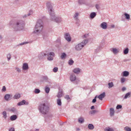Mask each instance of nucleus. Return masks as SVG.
<instances>
[{"label":"nucleus","instance_id":"obj_61","mask_svg":"<svg viewBox=\"0 0 131 131\" xmlns=\"http://www.w3.org/2000/svg\"><path fill=\"white\" fill-rule=\"evenodd\" d=\"M91 110L94 109H95V108H94V106H91Z\"/></svg>","mask_w":131,"mask_h":131},{"label":"nucleus","instance_id":"obj_3","mask_svg":"<svg viewBox=\"0 0 131 131\" xmlns=\"http://www.w3.org/2000/svg\"><path fill=\"white\" fill-rule=\"evenodd\" d=\"M40 112L43 114H46L48 112L49 107L45 103H40L38 107Z\"/></svg>","mask_w":131,"mask_h":131},{"label":"nucleus","instance_id":"obj_58","mask_svg":"<svg viewBox=\"0 0 131 131\" xmlns=\"http://www.w3.org/2000/svg\"><path fill=\"white\" fill-rule=\"evenodd\" d=\"M122 74H129V72L127 71H125L123 72Z\"/></svg>","mask_w":131,"mask_h":131},{"label":"nucleus","instance_id":"obj_21","mask_svg":"<svg viewBox=\"0 0 131 131\" xmlns=\"http://www.w3.org/2000/svg\"><path fill=\"white\" fill-rule=\"evenodd\" d=\"M111 50L115 54H116L119 52V51L116 48H112L111 49Z\"/></svg>","mask_w":131,"mask_h":131},{"label":"nucleus","instance_id":"obj_57","mask_svg":"<svg viewBox=\"0 0 131 131\" xmlns=\"http://www.w3.org/2000/svg\"><path fill=\"white\" fill-rule=\"evenodd\" d=\"M126 88L125 87H123L122 88V91L124 92L126 90Z\"/></svg>","mask_w":131,"mask_h":131},{"label":"nucleus","instance_id":"obj_4","mask_svg":"<svg viewBox=\"0 0 131 131\" xmlns=\"http://www.w3.org/2000/svg\"><path fill=\"white\" fill-rule=\"evenodd\" d=\"M50 19L52 21H54L56 23H59L62 21V18L60 16H55L54 13L50 15Z\"/></svg>","mask_w":131,"mask_h":131},{"label":"nucleus","instance_id":"obj_39","mask_svg":"<svg viewBox=\"0 0 131 131\" xmlns=\"http://www.w3.org/2000/svg\"><path fill=\"white\" fill-rule=\"evenodd\" d=\"M40 90L38 89H35L34 91V92L35 94H38L40 93Z\"/></svg>","mask_w":131,"mask_h":131},{"label":"nucleus","instance_id":"obj_45","mask_svg":"<svg viewBox=\"0 0 131 131\" xmlns=\"http://www.w3.org/2000/svg\"><path fill=\"white\" fill-rule=\"evenodd\" d=\"M97 97V95H96L92 101V102L93 103H95L96 101V99Z\"/></svg>","mask_w":131,"mask_h":131},{"label":"nucleus","instance_id":"obj_18","mask_svg":"<svg viewBox=\"0 0 131 131\" xmlns=\"http://www.w3.org/2000/svg\"><path fill=\"white\" fill-rule=\"evenodd\" d=\"M78 122L80 124H82L84 122V118L82 117H79L78 119Z\"/></svg>","mask_w":131,"mask_h":131},{"label":"nucleus","instance_id":"obj_64","mask_svg":"<svg viewBox=\"0 0 131 131\" xmlns=\"http://www.w3.org/2000/svg\"><path fill=\"white\" fill-rule=\"evenodd\" d=\"M35 130V131H39V129H36Z\"/></svg>","mask_w":131,"mask_h":131},{"label":"nucleus","instance_id":"obj_17","mask_svg":"<svg viewBox=\"0 0 131 131\" xmlns=\"http://www.w3.org/2000/svg\"><path fill=\"white\" fill-rule=\"evenodd\" d=\"M47 55V54L44 53H41L38 55V57L39 59H43L44 57Z\"/></svg>","mask_w":131,"mask_h":131},{"label":"nucleus","instance_id":"obj_52","mask_svg":"<svg viewBox=\"0 0 131 131\" xmlns=\"http://www.w3.org/2000/svg\"><path fill=\"white\" fill-rule=\"evenodd\" d=\"M99 49V48H98L97 49H95V52L96 53L99 52L100 51Z\"/></svg>","mask_w":131,"mask_h":131},{"label":"nucleus","instance_id":"obj_15","mask_svg":"<svg viewBox=\"0 0 131 131\" xmlns=\"http://www.w3.org/2000/svg\"><path fill=\"white\" fill-rule=\"evenodd\" d=\"M100 27L101 28L104 29H106L107 27V23L105 22H103L101 24Z\"/></svg>","mask_w":131,"mask_h":131},{"label":"nucleus","instance_id":"obj_40","mask_svg":"<svg viewBox=\"0 0 131 131\" xmlns=\"http://www.w3.org/2000/svg\"><path fill=\"white\" fill-rule=\"evenodd\" d=\"M57 104L59 106L61 105V102L60 99H58L57 100Z\"/></svg>","mask_w":131,"mask_h":131},{"label":"nucleus","instance_id":"obj_13","mask_svg":"<svg viewBox=\"0 0 131 131\" xmlns=\"http://www.w3.org/2000/svg\"><path fill=\"white\" fill-rule=\"evenodd\" d=\"M29 67L28 64L27 63L23 64L22 66V69L24 71H27Z\"/></svg>","mask_w":131,"mask_h":131},{"label":"nucleus","instance_id":"obj_31","mask_svg":"<svg viewBox=\"0 0 131 131\" xmlns=\"http://www.w3.org/2000/svg\"><path fill=\"white\" fill-rule=\"evenodd\" d=\"M105 131H114V130L113 128L108 127L105 128Z\"/></svg>","mask_w":131,"mask_h":131},{"label":"nucleus","instance_id":"obj_50","mask_svg":"<svg viewBox=\"0 0 131 131\" xmlns=\"http://www.w3.org/2000/svg\"><path fill=\"white\" fill-rule=\"evenodd\" d=\"M6 91V88L5 86H3L2 90V92H4Z\"/></svg>","mask_w":131,"mask_h":131},{"label":"nucleus","instance_id":"obj_53","mask_svg":"<svg viewBox=\"0 0 131 131\" xmlns=\"http://www.w3.org/2000/svg\"><path fill=\"white\" fill-rule=\"evenodd\" d=\"M95 7L96 8L97 10H98L100 8L99 5L97 4H96L95 5Z\"/></svg>","mask_w":131,"mask_h":131},{"label":"nucleus","instance_id":"obj_29","mask_svg":"<svg viewBox=\"0 0 131 131\" xmlns=\"http://www.w3.org/2000/svg\"><path fill=\"white\" fill-rule=\"evenodd\" d=\"M2 114L3 115V117L5 119H6L7 117L6 112L5 111H4L2 113Z\"/></svg>","mask_w":131,"mask_h":131},{"label":"nucleus","instance_id":"obj_41","mask_svg":"<svg viewBox=\"0 0 131 131\" xmlns=\"http://www.w3.org/2000/svg\"><path fill=\"white\" fill-rule=\"evenodd\" d=\"M73 61L72 60L70 59L68 63L69 65H71L73 64Z\"/></svg>","mask_w":131,"mask_h":131},{"label":"nucleus","instance_id":"obj_49","mask_svg":"<svg viewBox=\"0 0 131 131\" xmlns=\"http://www.w3.org/2000/svg\"><path fill=\"white\" fill-rule=\"evenodd\" d=\"M125 80V79L124 78H122L121 79V82L123 83H124Z\"/></svg>","mask_w":131,"mask_h":131},{"label":"nucleus","instance_id":"obj_1","mask_svg":"<svg viewBox=\"0 0 131 131\" xmlns=\"http://www.w3.org/2000/svg\"><path fill=\"white\" fill-rule=\"evenodd\" d=\"M25 25L24 21L20 20H18L14 23L13 28L15 31L21 30L24 28Z\"/></svg>","mask_w":131,"mask_h":131},{"label":"nucleus","instance_id":"obj_37","mask_svg":"<svg viewBox=\"0 0 131 131\" xmlns=\"http://www.w3.org/2000/svg\"><path fill=\"white\" fill-rule=\"evenodd\" d=\"M50 91V89L49 87L46 86L45 89V91L46 93H48Z\"/></svg>","mask_w":131,"mask_h":131},{"label":"nucleus","instance_id":"obj_8","mask_svg":"<svg viewBox=\"0 0 131 131\" xmlns=\"http://www.w3.org/2000/svg\"><path fill=\"white\" fill-rule=\"evenodd\" d=\"M50 82L51 81L50 79H49L47 76H43L40 79V81L43 82V81Z\"/></svg>","mask_w":131,"mask_h":131},{"label":"nucleus","instance_id":"obj_14","mask_svg":"<svg viewBox=\"0 0 131 131\" xmlns=\"http://www.w3.org/2000/svg\"><path fill=\"white\" fill-rule=\"evenodd\" d=\"M105 96V93L104 92H103L100 94L98 96H97V97L101 100H102L104 98Z\"/></svg>","mask_w":131,"mask_h":131},{"label":"nucleus","instance_id":"obj_59","mask_svg":"<svg viewBox=\"0 0 131 131\" xmlns=\"http://www.w3.org/2000/svg\"><path fill=\"white\" fill-rule=\"evenodd\" d=\"M130 60V59H124L123 61L124 62H127V61H129Z\"/></svg>","mask_w":131,"mask_h":131},{"label":"nucleus","instance_id":"obj_46","mask_svg":"<svg viewBox=\"0 0 131 131\" xmlns=\"http://www.w3.org/2000/svg\"><path fill=\"white\" fill-rule=\"evenodd\" d=\"M122 106L121 105H118L116 107V109H121L122 108Z\"/></svg>","mask_w":131,"mask_h":131},{"label":"nucleus","instance_id":"obj_54","mask_svg":"<svg viewBox=\"0 0 131 131\" xmlns=\"http://www.w3.org/2000/svg\"><path fill=\"white\" fill-rule=\"evenodd\" d=\"M65 98L67 100H69L70 99L69 96L68 95H66V96H65Z\"/></svg>","mask_w":131,"mask_h":131},{"label":"nucleus","instance_id":"obj_12","mask_svg":"<svg viewBox=\"0 0 131 131\" xmlns=\"http://www.w3.org/2000/svg\"><path fill=\"white\" fill-rule=\"evenodd\" d=\"M29 104V103L28 102H26L25 100H23L22 101L19 102L17 104V105L19 106H20L23 105H27Z\"/></svg>","mask_w":131,"mask_h":131},{"label":"nucleus","instance_id":"obj_28","mask_svg":"<svg viewBox=\"0 0 131 131\" xmlns=\"http://www.w3.org/2000/svg\"><path fill=\"white\" fill-rule=\"evenodd\" d=\"M88 127L90 130H93L94 128V126L92 124H89L88 125Z\"/></svg>","mask_w":131,"mask_h":131},{"label":"nucleus","instance_id":"obj_30","mask_svg":"<svg viewBox=\"0 0 131 131\" xmlns=\"http://www.w3.org/2000/svg\"><path fill=\"white\" fill-rule=\"evenodd\" d=\"M126 19L128 20L130 19V15L129 14L125 13L124 14Z\"/></svg>","mask_w":131,"mask_h":131},{"label":"nucleus","instance_id":"obj_48","mask_svg":"<svg viewBox=\"0 0 131 131\" xmlns=\"http://www.w3.org/2000/svg\"><path fill=\"white\" fill-rule=\"evenodd\" d=\"M15 69L16 70V71L19 73H20L21 72V70L18 67L16 68Z\"/></svg>","mask_w":131,"mask_h":131},{"label":"nucleus","instance_id":"obj_43","mask_svg":"<svg viewBox=\"0 0 131 131\" xmlns=\"http://www.w3.org/2000/svg\"><path fill=\"white\" fill-rule=\"evenodd\" d=\"M89 36V34H85L83 36L82 38L83 39L86 38L88 37Z\"/></svg>","mask_w":131,"mask_h":131},{"label":"nucleus","instance_id":"obj_33","mask_svg":"<svg viewBox=\"0 0 131 131\" xmlns=\"http://www.w3.org/2000/svg\"><path fill=\"white\" fill-rule=\"evenodd\" d=\"M80 69L79 68H75L74 69V73H79L80 72Z\"/></svg>","mask_w":131,"mask_h":131},{"label":"nucleus","instance_id":"obj_22","mask_svg":"<svg viewBox=\"0 0 131 131\" xmlns=\"http://www.w3.org/2000/svg\"><path fill=\"white\" fill-rule=\"evenodd\" d=\"M17 117L16 115H13L11 116L10 118V120L12 121H13L16 119Z\"/></svg>","mask_w":131,"mask_h":131},{"label":"nucleus","instance_id":"obj_25","mask_svg":"<svg viewBox=\"0 0 131 131\" xmlns=\"http://www.w3.org/2000/svg\"><path fill=\"white\" fill-rule=\"evenodd\" d=\"M80 79L78 78H77L75 76H74V84H78L80 81Z\"/></svg>","mask_w":131,"mask_h":131},{"label":"nucleus","instance_id":"obj_38","mask_svg":"<svg viewBox=\"0 0 131 131\" xmlns=\"http://www.w3.org/2000/svg\"><path fill=\"white\" fill-rule=\"evenodd\" d=\"M124 130L125 131H131V128L128 126H126L124 127Z\"/></svg>","mask_w":131,"mask_h":131},{"label":"nucleus","instance_id":"obj_26","mask_svg":"<svg viewBox=\"0 0 131 131\" xmlns=\"http://www.w3.org/2000/svg\"><path fill=\"white\" fill-rule=\"evenodd\" d=\"M96 15V14L95 12H92L91 13L90 17L91 19L93 18Z\"/></svg>","mask_w":131,"mask_h":131},{"label":"nucleus","instance_id":"obj_11","mask_svg":"<svg viewBox=\"0 0 131 131\" xmlns=\"http://www.w3.org/2000/svg\"><path fill=\"white\" fill-rule=\"evenodd\" d=\"M64 37L66 39L68 42H70L71 41V38L69 33H65Z\"/></svg>","mask_w":131,"mask_h":131},{"label":"nucleus","instance_id":"obj_24","mask_svg":"<svg viewBox=\"0 0 131 131\" xmlns=\"http://www.w3.org/2000/svg\"><path fill=\"white\" fill-rule=\"evenodd\" d=\"M63 93L62 90H60L58 92V94L57 95V96L58 98L60 97H62L63 95Z\"/></svg>","mask_w":131,"mask_h":131},{"label":"nucleus","instance_id":"obj_63","mask_svg":"<svg viewBox=\"0 0 131 131\" xmlns=\"http://www.w3.org/2000/svg\"><path fill=\"white\" fill-rule=\"evenodd\" d=\"M76 130L77 131H79L80 130V129L79 128H76Z\"/></svg>","mask_w":131,"mask_h":131},{"label":"nucleus","instance_id":"obj_7","mask_svg":"<svg viewBox=\"0 0 131 131\" xmlns=\"http://www.w3.org/2000/svg\"><path fill=\"white\" fill-rule=\"evenodd\" d=\"M54 53L53 52H51L47 54L48 56L47 59L49 61H51L53 60V57L54 56Z\"/></svg>","mask_w":131,"mask_h":131},{"label":"nucleus","instance_id":"obj_5","mask_svg":"<svg viewBox=\"0 0 131 131\" xmlns=\"http://www.w3.org/2000/svg\"><path fill=\"white\" fill-rule=\"evenodd\" d=\"M88 42V39H84L81 43H79L75 46V49L77 51H80L81 50Z\"/></svg>","mask_w":131,"mask_h":131},{"label":"nucleus","instance_id":"obj_16","mask_svg":"<svg viewBox=\"0 0 131 131\" xmlns=\"http://www.w3.org/2000/svg\"><path fill=\"white\" fill-rule=\"evenodd\" d=\"M12 95L9 94H6L5 95L4 97V98L7 101H8L11 99L10 97H12Z\"/></svg>","mask_w":131,"mask_h":131},{"label":"nucleus","instance_id":"obj_32","mask_svg":"<svg viewBox=\"0 0 131 131\" xmlns=\"http://www.w3.org/2000/svg\"><path fill=\"white\" fill-rule=\"evenodd\" d=\"M66 56V54L65 53H63L61 54L60 58L61 59H64Z\"/></svg>","mask_w":131,"mask_h":131},{"label":"nucleus","instance_id":"obj_19","mask_svg":"<svg viewBox=\"0 0 131 131\" xmlns=\"http://www.w3.org/2000/svg\"><path fill=\"white\" fill-rule=\"evenodd\" d=\"M131 95V92H129L126 93L125 95L123 98L124 99H126L130 97Z\"/></svg>","mask_w":131,"mask_h":131},{"label":"nucleus","instance_id":"obj_60","mask_svg":"<svg viewBox=\"0 0 131 131\" xmlns=\"http://www.w3.org/2000/svg\"><path fill=\"white\" fill-rule=\"evenodd\" d=\"M123 76L126 77L128 76L129 74H123Z\"/></svg>","mask_w":131,"mask_h":131},{"label":"nucleus","instance_id":"obj_56","mask_svg":"<svg viewBox=\"0 0 131 131\" xmlns=\"http://www.w3.org/2000/svg\"><path fill=\"white\" fill-rule=\"evenodd\" d=\"M9 131H15L14 128L13 127L10 128L9 129Z\"/></svg>","mask_w":131,"mask_h":131},{"label":"nucleus","instance_id":"obj_62","mask_svg":"<svg viewBox=\"0 0 131 131\" xmlns=\"http://www.w3.org/2000/svg\"><path fill=\"white\" fill-rule=\"evenodd\" d=\"M28 15H24V16H22L23 18H26V17H27V16H28Z\"/></svg>","mask_w":131,"mask_h":131},{"label":"nucleus","instance_id":"obj_42","mask_svg":"<svg viewBox=\"0 0 131 131\" xmlns=\"http://www.w3.org/2000/svg\"><path fill=\"white\" fill-rule=\"evenodd\" d=\"M7 57L8 61H9L11 58V55L9 53L7 55Z\"/></svg>","mask_w":131,"mask_h":131},{"label":"nucleus","instance_id":"obj_34","mask_svg":"<svg viewBox=\"0 0 131 131\" xmlns=\"http://www.w3.org/2000/svg\"><path fill=\"white\" fill-rule=\"evenodd\" d=\"M85 3L84 0H79L78 1V3L80 5H81L84 4Z\"/></svg>","mask_w":131,"mask_h":131},{"label":"nucleus","instance_id":"obj_55","mask_svg":"<svg viewBox=\"0 0 131 131\" xmlns=\"http://www.w3.org/2000/svg\"><path fill=\"white\" fill-rule=\"evenodd\" d=\"M115 27V26L113 24H112L111 25V26H110V27H109V28H110V29L113 28H114Z\"/></svg>","mask_w":131,"mask_h":131},{"label":"nucleus","instance_id":"obj_47","mask_svg":"<svg viewBox=\"0 0 131 131\" xmlns=\"http://www.w3.org/2000/svg\"><path fill=\"white\" fill-rule=\"evenodd\" d=\"M29 42H24L23 43H21L19 44V45L20 46L23 45H24L28 43Z\"/></svg>","mask_w":131,"mask_h":131},{"label":"nucleus","instance_id":"obj_51","mask_svg":"<svg viewBox=\"0 0 131 131\" xmlns=\"http://www.w3.org/2000/svg\"><path fill=\"white\" fill-rule=\"evenodd\" d=\"M58 70V68L57 67H55L53 69V71L54 72H57Z\"/></svg>","mask_w":131,"mask_h":131},{"label":"nucleus","instance_id":"obj_35","mask_svg":"<svg viewBox=\"0 0 131 131\" xmlns=\"http://www.w3.org/2000/svg\"><path fill=\"white\" fill-rule=\"evenodd\" d=\"M98 112V111H97L93 110L91 111L90 112V114L92 115H94L95 114V113H96Z\"/></svg>","mask_w":131,"mask_h":131},{"label":"nucleus","instance_id":"obj_27","mask_svg":"<svg viewBox=\"0 0 131 131\" xmlns=\"http://www.w3.org/2000/svg\"><path fill=\"white\" fill-rule=\"evenodd\" d=\"M129 49L128 48H126L123 50V53L124 54H127L129 52Z\"/></svg>","mask_w":131,"mask_h":131},{"label":"nucleus","instance_id":"obj_23","mask_svg":"<svg viewBox=\"0 0 131 131\" xmlns=\"http://www.w3.org/2000/svg\"><path fill=\"white\" fill-rule=\"evenodd\" d=\"M20 97V94L19 93H17L15 95L13 98L14 99H19Z\"/></svg>","mask_w":131,"mask_h":131},{"label":"nucleus","instance_id":"obj_20","mask_svg":"<svg viewBox=\"0 0 131 131\" xmlns=\"http://www.w3.org/2000/svg\"><path fill=\"white\" fill-rule=\"evenodd\" d=\"M110 115L111 116H113L114 115L115 111L114 109L112 108H111L110 109Z\"/></svg>","mask_w":131,"mask_h":131},{"label":"nucleus","instance_id":"obj_9","mask_svg":"<svg viewBox=\"0 0 131 131\" xmlns=\"http://www.w3.org/2000/svg\"><path fill=\"white\" fill-rule=\"evenodd\" d=\"M6 110L8 111L14 113H16L17 112V109L14 107L7 108L6 109Z\"/></svg>","mask_w":131,"mask_h":131},{"label":"nucleus","instance_id":"obj_36","mask_svg":"<svg viewBox=\"0 0 131 131\" xmlns=\"http://www.w3.org/2000/svg\"><path fill=\"white\" fill-rule=\"evenodd\" d=\"M108 88H110L114 86V84H113V82H111L109 83H108Z\"/></svg>","mask_w":131,"mask_h":131},{"label":"nucleus","instance_id":"obj_2","mask_svg":"<svg viewBox=\"0 0 131 131\" xmlns=\"http://www.w3.org/2000/svg\"><path fill=\"white\" fill-rule=\"evenodd\" d=\"M43 24L42 20L39 19L35 27L33 33L39 35L43 29Z\"/></svg>","mask_w":131,"mask_h":131},{"label":"nucleus","instance_id":"obj_44","mask_svg":"<svg viewBox=\"0 0 131 131\" xmlns=\"http://www.w3.org/2000/svg\"><path fill=\"white\" fill-rule=\"evenodd\" d=\"M73 74H72L70 76V79L71 81H74V77Z\"/></svg>","mask_w":131,"mask_h":131},{"label":"nucleus","instance_id":"obj_10","mask_svg":"<svg viewBox=\"0 0 131 131\" xmlns=\"http://www.w3.org/2000/svg\"><path fill=\"white\" fill-rule=\"evenodd\" d=\"M79 15V13H76L75 14L74 16V19L76 21L75 24H77V26H79L80 20L78 17Z\"/></svg>","mask_w":131,"mask_h":131},{"label":"nucleus","instance_id":"obj_6","mask_svg":"<svg viewBox=\"0 0 131 131\" xmlns=\"http://www.w3.org/2000/svg\"><path fill=\"white\" fill-rule=\"evenodd\" d=\"M53 5L50 2H48L46 3V6L50 15L54 13L53 8Z\"/></svg>","mask_w":131,"mask_h":131}]
</instances>
